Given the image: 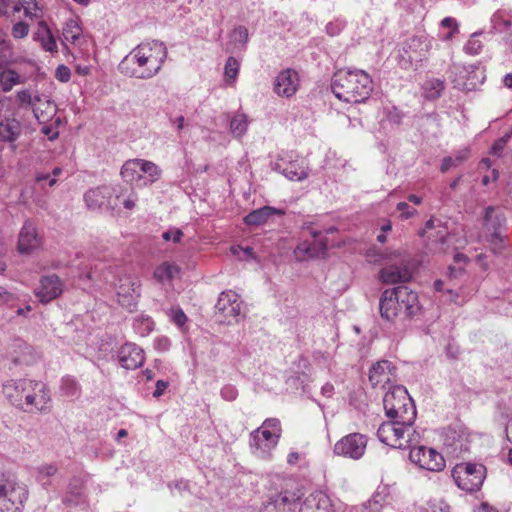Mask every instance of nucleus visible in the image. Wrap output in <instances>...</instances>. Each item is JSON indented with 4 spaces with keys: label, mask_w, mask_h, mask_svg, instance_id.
Masks as SVG:
<instances>
[{
    "label": "nucleus",
    "mask_w": 512,
    "mask_h": 512,
    "mask_svg": "<svg viewBox=\"0 0 512 512\" xmlns=\"http://www.w3.org/2000/svg\"><path fill=\"white\" fill-rule=\"evenodd\" d=\"M167 54V48L163 42L157 40L142 42L122 59L118 68L128 77L150 79L161 70Z\"/></svg>",
    "instance_id": "obj_1"
},
{
    "label": "nucleus",
    "mask_w": 512,
    "mask_h": 512,
    "mask_svg": "<svg viewBox=\"0 0 512 512\" xmlns=\"http://www.w3.org/2000/svg\"><path fill=\"white\" fill-rule=\"evenodd\" d=\"M331 89L341 101L347 103L365 102L372 90V79L363 70H338L332 77Z\"/></svg>",
    "instance_id": "obj_2"
},
{
    "label": "nucleus",
    "mask_w": 512,
    "mask_h": 512,
    "mask_svg": "<svg viewBox=\"0 0 512 512\" xmlns=\"http://www.w3.org/2000/svg\"><path fill=\"white\" fill-rule=\"evenodd\" d=\"M3 393L13 406L24 411H31L32 407L41 411L50 401L46 385L30 379L7 381Z\"/></svg>",
    "instance_id": "obj_3"
},
{
    "label": "nucleus",
    "mask_w": 512,
    "mask_h": 512,
    "mask_svg": "<svg viewBox=\"0 0 512 512\" xmlns=\"http://www.w3.org/2000/svg\"><path fill=\"white\" fill-rule=\"evenodd\" d=\"M385 414L389 419H401L406 425H413L416 419V407L413 399L403 386H394L383 398Z\"/></svg>",
    "instance_id": "obj_4"
},
{
    "label": "nucleus",
    "mask_w": 512,
    "mask_h": 512,
    "mask_svg": "<svg viewBox=\"0 0 512 512\" xmlns=\"http://www.w3.org/2000/svg\"><path fill=\"white\" fill-rule=\"evenodd\" d=\"M282 428L279 419L267 418L261 427L250 433L252 453L262 459L269 458L281 437Z\"/></svg>",
    "instance_id": "obj_5"
},
{
    "label": "nucleus",
    "mask_w": 512,
    "mask_h": 512,
    "mask_svg": "<svg viewBox=\"0 0 512 512\" xmlns=\"http://www.w3.org/2000/svg\"><path fill=\"white\" fill-rule=\"evenodd\" d=\"M377 437L382 443L392 448L406 449L413 443H418L419 435L413 425L408 426L402 423L401 419H390L379 426Z\"/></svg>",
    "instance_id": "obj_6"
},
{
    "label": "nucleus",
    "mask_w": 512,
    "mask_h": 512,
    "mask_svg": "<svg viewBox=\"0 0 512 512\" xmlns=\"http://www.w3.org/2000/svg\"><path fill=\"white\" fill-rule=\"evenodd\" d=\"M27 499L26 486L0 472V510L2 512H20Z\"/></svg>",
    "instance_id": "obj_7"
},
{
    "label": "nucleus",
    "mask_w": 512,
    "mask_h": 512,
    "mask_svg": "<svg viewBox=\"0 0 512 512\" xmlns=\"http://www.w3.org/2000/svg\"><path fill=\"white\" fill-rule=\"evenodd\" d=\"M451 476L461 490L472 493L481 488L486 478V468L482 464L459 463L452 469Z\"/></svg>",
    "instance_id": "obj_8"
},
{
    "label": "nucleus",
    "mask_w": 512,
    "mask_h": 512,
    "mask_svg": "<svg viewBox=\"0 0 512 512\" xmlns=\"http://www.w3.org/2000/svg\"><path fill=\"white\" fill-rule=\"evenodd\" d=\"M416 444L413 443L409 447V459L412 463L431 472H439L445 468V459L438 451L434 448Z\"/></svg>",
    "instance_id": "obj_9"
},
{
    "label": "nucleus",
    "mask_w": 512,
    "mask_h": 512,
    "mask_svg": "<svg viewBox=\"0 0 512 512\" xmlns=\"http://www.w3.org/2000/svg\"><path fill=\"white\" fill-rule=\"evenodd\" d=\"M120 197L121 194L117 193V189L108 186L90 189L84 194L85 203L92 210L100 209L103 206L115 210L119 207L117 200H120Z\"/></svg>",
    "instance_id": "obj_10"
},
{
    "label": "nucleus",
    "mask_w": 512,
    "mask_h": 512,
    "mask_svg": "<svg viewBox=\"0 0 512 512\" xmlns=\"http://www.w3.org/2000/svg\"><path fill=\"white\" fill-rule=\"evenodd\" d=\"M116 289L118 303L129 312H133L140 297V281L132 276H123L119 278Z\"/></svg>",
    "instance_id": "obj_11"
},
{
    "label": "nucleus",
    "mask_w": 512,
    "mask_h": 512,
    "mask_svg": "<svg viewBox=\"0 0 512 512\" xmlns=\"http://www.w3.org/2000/svg\"><path fill=\"white\" fill-rule=\"evenodd\" d=\"M367 439L363 434L351 433L342 437L334 446V453L339 456L360 459L366 449Z\"/></svg>",
    "instance_id": "obj_12"
},
{
    "label": "nucleus",
    "mask_w": 512,
    "mask_h": 512,
    "mask_svg": "<svg viewBox=\"0 0 512 512\" xmlns=\"http://www.w3.org/2000/svg\"><path fill=\"white\" fill-rule=\"evenodd\" d=\"M391 291L396 295V302L400 308L401 314L405 319H411L417 316L421 311L418 294L407 286H397Z\"/></svg>",
    "instance_id": "obj_13"
},
{
    "label": "nucleus",
    "mask_w": 512,
    "mask_h": 512,
    "mask_svg": "<svg viewBox=\"0 0 512 512\" xmlns=\"http://www.w3.org/2000/svg\"><path fill=\"white\" fill-rule=\"evenodd\" d=\"M241 301L239 296L232 290L222 292L215 305L216 314H218L222 321L230 323L231 319L238 321L241 314Z\"/></svg>",
    "instance_id": "obj_14"
},
{
    "label": "nucleus",
    "mask_w": 512,
    "mask_h": 512,
    "mask_svg": "<svg viewBox=\"0 0 512 512\" xmlns=\"http://www.w3.org/2000/svg\"><path fill=\"white\" fill-rule=\"evenodd\" d=\"M431 47V42L422 36H413L405 43L401 57L410 64L421 62Z\"/></svg>",
    "instance_id": "obj_15"
},
{
    "label": "nucleus",
    "mask_w": 512,
    "mask_h": 512,
    "mask_svg": "<svg viewBox=\"0 0 512 512\" xmlns=\"http://www.w3.org/2000/svg\"><path fill=\"white\" fill-rule=\"evenodd\" d=\"M295 494L288 491L273 493L267 496L260 512H289L296 506Z\"/></svg>",
    "instance_id": "obj_16"
},
{
    "label": "nucleus",
    "mask_w": 512,
    "mask_h": 512,
    "mask_svg": "<svg viewBox=\"0 0 512 512\" xmlns=\"http://www.w3.org/2000/svg\"><path fill=\"white\" fill-rule=\"evenodd\" d=\"M64 284L56 274L45 275L40 279V285L36 289V296L42 303H48L58 298L63 292Z\"/></svg>",
    "instance_id": "obj_17"
},
{
    "label": "nucleus",
    "mask_w": 512,
    "mask_h": 512,
    "mask_svg": "<svg viewBox=\"0 0 512 512\" xmlns=\"http://www.w3.org/2000/svg\"><path fill=\"white\" fill-rule=\"evenodd\" d=\"M298 87V73L291 68L281 71L274 82V91L281 97H292L297 92Z\"/></svg>",
    "instance_id": "obj_18"
},
{
    "label": "nucleus",
    "mask_w": 512,
    "mask_h": 512,
    "mask_svg": "<svg viewBox=\"0 0 512 512\" xmlns=\"http://www.w3.org/2000/svg\"><path fill=\"white\" fill-rule=\"evenodd\" d=\"M144 360V351L134 343H125L118 351V362L127 370L137 369Z\"/></svg>",
    "instance_id": "obj_19"
},
{
    "label": "nucleus",
    "mask_w": 512,
    "mask_h": 512,
    "mask_svg": "<svg viewBox=\"0 0 512 512\" xmlns=\"http://www.w3.org/2000/svg\"><path fill=\"white\" fill-rule=\"evenodd\" d=\"M379 276L385 284L403 283L412 279V270L408 262L402 261L399 265L391 264L383 267Z\"/></svg>",
    "instance_id": "obj_20"
},
{
    "label": "nucleus",
    "mask_w": 512,
    "mask_h": 512,
    "mask_svg": "<svg viewBox=\"0 0 512 512\" xmlns=\"http://www.w3.org/2000/svg\"><path fill=\"white\" fill-rule=\"evenodd\" d=\"M327 248L326 239L315 240L311 243L303 241L298 244L294 253L298 260L305 261L308 259L324 257L326 255Z\"/></svg>",
    "instance_id": "obj_21"
},
{
    "label": "nucleus",
    "mask_w": 512,
    "mask_h": 512,
    "mask_svg": "<svg viewBox=\"0 0 512 512\" xmlns=\"http://www.w3.org/2000/svg\"><path fill=\"white\" fill-rule=\"evenodd\" d=\"M396 367L388 360H381L375 363L369 371V381L373 386L381 385L391 382L395 375Z\"/></svg>",
    "instance_id": "obj_22"
},
{
    "label": "nucleus",
    "mask_w": 512,
    "mask_h": 512,
    "mask_svg": "<svg viewBox=\"0 0 512 512\" xmlns=\"http://www.w3.org/2000/svg\"><path fill=\"white\" fill-rule=\"evenodd\" d=\"M41 239L37 233L36 228L31 222H25L23 225L18 239V250L20 253L28 254L32 250L39 247Z\"/></svg>",
    "instance_id": "obj_23"
},
{
    "label": "nucleus",
    "mask_w": 512,
    "mask_h": 512,
    "mask_svg": "<svg viewBox=\"0 0 512 512\" xmlns=\"http://www.w3.org/2000/svg\"><path fill=\"white\" fill-rule=\"evenodd\" d=\"M505 216L501 211L496 210L494 207L489 206L485 209L484 225L488 231L492 232V242H501V228L505 224Z\"/></svg>",
    "instance_id": "obj_24"
},
{
    "label": "nucleus",
    "mask_w": 512,
    "mask_h": 512,
    "mask_svg": "<svg viewBox=\"0 0 512 512\" xmlns=\"http://www.w3.org/2000/svg\"><path fill=\"white\" fill-rule=\"evenodd\" d=\"M395 292L391 289H386L382 292L379 300V310L382 319L386 321H393L397 316L402 315L398 302H396Z\"/></svg>",
    "instance_id": "obj_25"
},
{
    "label": "nucleus",
    "mask_w": 512,
    "mask_h": 512,
    "mask_svg": "<svg viewBox=\"0 0 512 512\" xmlns=\"http://www.w3.org/2000/svg\"><path fill=\"white\" fill-rule=\"evenodd\" d=\"M284 211L271 206H264L251 211L244 217L245 224L249 226H260L267 223L268 219L273 215H284Z\"/></svg>",
    "instance_id": "obj_26"
},
{
    "label": "nucleus",
    "mask_w": 512,
    "mask_h": 512,
    "mask_svg": "<svg viewBox=\"0 0 512 512\" xmlns=\"http://www.w3.org/2000/svg\"><path fill=\"white\" fill-rule=\"evenodd\" d=\"M299 512H330V501L324 494L310 495L301 504Z\"/></svg>",
    "instance_id": "obj_27"
},
{
    "label": "nucleus",
    "mask_w": 512,
    "mask_h": 512,
    "mask_svg": "<svg viewBox=\"0 0 512 512\" xmlns=\"http://www.w3.org/2000/svg\"><path fill=\"white\" fill-rule=\"evenodd\" d=\"M22 133L21 123L14 119H5L0 122V140L3 142L14 143Z\"/></svg>",
    "instance_id": "obj_28"
},
{
    "label": "nucleus",
    "mask_w": 512,
    "mask_h": 512,
    "mask_svg": "<svg viewBox=\"0 0 512 512\" xmlns=\"http://www.w3.org/2000/svg\"><path fill=\"white\" fill-rule=\"evenodd\" d=\"M17 100L22 105H28L32 108L34 116L37 119H40L43 115V111L40 108V105L37 103L42 102V99L39 95L32 96L29 90H22L17 93Z\"/></svg>",
    "instance_id": "obj_29"
},
{
    "label": "nucleus",
    "mask_w": 512,
    "mask_h": 512,
    "mask_svg": "<svg viewBox=\"0 0 512 512\" xmlns=\"http://www.w3.org/2000/svg\"><path fill=\"white\" fill-rule=\"evenodd\" d=\"M179 273V267L173 263L164 262L154 271V278L159 282L172 280Z\"/></svg>",
    "instance_id": "obj_30"
},
{
    "label": "nucleus",
    "mask_w": 512,
    "mask_h": 512,
    "mask_svg": "<svg viewBox=\"0 0 512 512\" xmlns=\"http://www.w3.org/2000/svg\"><path fill=\"white\" fill-rule=\"evenodd\" d=\"M20 82V76L12 69L0 68V86L3 91H10L14 85Z\"/></svg>",
    "instance_id": "obj_31"
},
{
    "label": "nucleus",
    "mask_w": 512,
    "mask_h": 512,
    "mask_svg": "<svg viewBox=\"0 0 512 512\" xmlns=\"http://www.w3.org/2000/svg\"><path fill=\"white\" fill-rule=\"evenodd\" d=\"M423 88L426 98L434 100L440 97L445 88V82L438 78L429 79L424 83Z\"/></svg>",
    "instance_id": "obj_32"
},
{
    "label": "nucleus",
    "mask_w": 512,
    "mask_h": 512,
    "mask_svg": "<svg viewBox=\"0 0 512 512\" xmlns=\"http://www.w3.org/2000/svg\"><path fill=\"white\" fill-rule=\"evenodd\" d=\"M282 173L292 181H302L308 177L307 169L297 163H289L283 168Z\"/></svg>",
    "instance_id": "obj_33"
},
{
    "label": "nucleus",
    "mask_w": 512,
    "mask_h": 512,
    "mask_svg": "<svg viewBox=\"0 0 512 512\" xmlns=\"http://www.w3.org/2000/svg\"><path fill=\"white\" fill-rule=\"evenodd\" d=\"M121 176L127 182L139 180L142 175L138 167V159L129 160L121 168Z\"/></svg>",
    "instance_id": "obj_34"
},
{
    "label": "nucleus",
    "mask_w": 512,
    "mask_h": 512,
    "mask_svg": "<svg viewBox=\"0 0 512 512\" xmlns=\"http://www.w3.org/2000/svg\"><path fill=\"white\" fill-rule=\"evenodd\" d=\"M62 34L66 41L76 44L82 36V29L75 20H70L65 24Z\"/></svg>",
    "instance_id": "obj_35"
},
{
    "label": "nucleus",
    "mask_w": 512,
    "mask_h": 512,
    "mask_svg": "<svg viewBox=\"0 0 512 512\" xmlns=\"http://www.w3.org/2000/svg\"><path fill=\"white\" fill-rule=\"evenodd\" d=\"M138 167L140 174L144 173L148 175L150 183L157 181L161 176V170L151 161L138 159Z\"/></svg>",
    "instance_id": "obj_36"
},
{
    "label": "nucleus",
    "mask_w": 512,
    "mask_h": 512,
    "mask_svg": "<svg viewBox=\"0 0 512 512\" xmlns=\"http://www.w3.org/2000/svg\"><path fill=\"white\" fill-rule=\"evenodd\" d=\"M154 322L148 316H138L134 319L133 328L141 336L148 335L153 330Z\"/></svg>",
    "instance_id": "obj_37"
},
{
    "label": "nucleus",
    "mask_w": 512,
    "mask_h": 512,
    "mask_svg": "<svg viewBox=\"0 0 512 512\" xmlns=\"http://www.w3.org/2000/svg\"><path fill=\"white\" fill-rule=\"evenodd\" d=\"M247 127H248V121H247L246 115L237 114L231 119L230 129H231V132L236 137H242L246 133Z\"/></svg>",
    "instance_id": "obj_38"
},
{
    "label": "nucleus",
    "mask_w": 512,
    "mask_h": 512,
    "mask_svg": "<svg viewBox=\"0 0 512 512\" xmlns=\"http://www.w3.org/2000/svg\"><path fill=\"white\" fill-rule=\"evenodd\" d=\"M13 60L11 43L0 37V68L6 67Z\"/></svg>",
    "instance_id": "obj_39"
},
{
    "label": "nucleus",
    "mask_w": 512,
    "mask_h": 512,
    "mask_svg": "<svg viewBox=\"0 0 512 512\" xmlns=\"http://www.w3.org/2000/svg\"><path fill=\"white\" fill-rule=\"evenodd\" d=\"M13 9L16 12L23 9L25 16L37 17L38 5L35 0H19V3Z\"/></svg>",
    "instance_id": "obj_40"
},
{
    "label": "nucleus",
    "mask_w": 512,
    "mask_h": 512,
    "mask_svg": "<svg viewBox=\"0 0 512 512\" xmlns=\"http://www.w3.org/2000/svg\"><path fill=\"white\" fill-rule=\"evenodd\" d=\"M491 21L493 28L499 32L507 31L512 26V22L508 19H504L500 11L493 14Z\"/></svg>",
    "instance_id": "obj_41"
},
{
    "label": "nucleus",
    "mask_w": 512,
    "mask_h": 512,
    "mask_svg": "<svg viewBox=\"0 0 512 512\" xmlns=\"http://www.w3.org/2000/svg\"><path fill=\"white\" fill-rule=\"evenodd\" d=\"M239 71V62L232 56L228 57L225 64V76L228 80H235Z\"/></svg>",
    "instance_id": "obj_42"
},
{
    "label": "nucleus",
    "mask_w": 512,
    "mask_h": 512,
    "mask_svg": "<svg viewBox=\"0 0 512 512\" xmlns=\"http://www.w3.org/2000/svg\"><path fill=\"white\" fill-rule=\"evenodd\" d=\"M231 39L233 42L240 44L242 47H244L248 42V30L244 26H238L236 27L232 34Z\"/></svg>",
    "instance_id": "obj_43"
},
{
    "label": "nucleus",
    "mask_w": 512,
    "mask_h": 512,
    "mask_svg": "<svg viewBox=\"0 0 512 512\" xmlns=\"http://www.w3.org/2000/svg\"><path fill=\"white\" fill-rule=\"evenodd\" d=\"M482 49V43L477 39V34H473L464 46V51L470 55H477Z\"/></svg>",
    "instance_id": "obj_44"
},
{
    "label": "nucleus",
    "mask_w": 512,
    "mask_h": 512,
    "mask_svg": "<svg viewBox=\"0 0 512 512\" xmlns=\"http://www.w3.org/2000/svg\"><path fill=\"white\" fill-rule=\"evenodd\" d=\"M57 467L54 465H45L39 469L38 480L42 483L43 486L48 484V480L46 478L53 476L57 472Z\"/></svg>",
    "instance_id": "obj_45"
},
{
    "label": "nucleus",
    "mask_w": 512,
    "mask_h": 512,
    "mask_svg": "<svg viewBox=\"0 0 512 512\" xmlns=\"http://www.w3.org/2000/svg\"><path fill=\"white\" fill-rule=\"evenodd\" d=\"M511 137L510 134H506L504 135L503 137H501L500 139H498L491 147V150H490V153L492 155H495V156H502L503 154V151L506 147V144L509 140V138Z\"/></svg>",
    "instance_id": "obj_46"
},
{
    "label": "nucleus",
    "mask_w": 512,
    "mask_h": 512,
    "mask_svg": "<svg viewBox=\"0 0 512 512\" xmlns=\"http://www.w3.org/2000/svg\"><path fill=\"white\" fill-rule=\"evenodd\" d=\"M38 104L40 105V108L43 111V115L40 119H38L40 122L45 121L47 118H49L56 112V106L50 100H42L41 104Z\"/></svg>",
    "instance_id": "obj_47"
},
{
    "label": "nucleus",
    "mask_w": 512,
    "mask_h": 512,
    "mask_svg": "<svg viewBox=\"0 0 512 512\" xmlns=\"http://www.w3.org/2000/svg\"><path fill=\"white\" fill-rule=\"evenodd\" d=\"M429 512H451L449 504L443 499H434L429 503Z\"/></svg>",
    "instance_id": "obj_48"
},
{
    "label": "nucleus",
    "mask_w": 512,
    "mask_h": 512,
    "mask_svg": "<svg viewBox=\"0 0 512 512\" xmlns=\"http://www.w3.org/2000/svg\"><path fill=\"white\" fill-rule=\"evenodd\" d=\"M29 33V25L25 22H18L13 25L12 36L16 39H22Z\"/></svg>",
    "instance_id": "obj_49"
},
{
    "label": "nucleus",
    "mask_w": 512,
    "mask_h": 512,
    "mask_svg": "<svg viewBox=\"0 0 512 512\" xmlns=\"http://www.w3.org/2000/svg\"><path fill=\"white\" fill-rule=\"evenodd\" d=\"M441 26L451 29V31L445 36V39H451L452 36L458 32V24H457L456 20L452 17L444 18L441 21Z\"/></svg>",
    "instance_id": "obj_50"
},
{
    "label": "nucleus",
    "mask_w": 512,
    "mask_h": 512,
    "mask_svg": "<svg viewBox=\"0 0 512 512\" xmlns=\"http://www.w3.org/2000/svg\"><path fill=\"white\" fill-rule=\"evenodd\" d=\"M478 69H479V66H477V65H473V64H472V65H469V66L466 68V71H467V73H468V75H469V78H468V79H469V80H470V79H472V80H473L474 78H476V79H477V81H476V82L472 81V82L470 83L473 87H475V86L477 85V83H482V82H483V80H484V78H485V76H484L483 72H481V73H480V77H478V75H477V71H478Z\"/></svg>",
    "instance_id": "obj_51"
},
{
    "label": "nucleus",
    "mask_w": 512,
    "mask_h": 512,
    "mask_svg": "<svg viewBox=\"0 0 512 512\" xmlns=\"http://www.w3.org/2000/svg\"><path fill=\"white\" fill-rule=\"evenodd\" d=\"M117 193L122 194L120 191L117 190ZM123 196V195H121ZM137 201V196L134 192L130 193L126 198L120 197V200H117V203L120 205L122 204L125 209L132 210L135 207V203Z\"/></svg>",
    "instance_id": "obj_52"
},
{
    "label": "nucleus",
    "mask_w": 512,
    "mask_h": 512,
    "mask_svg": "<svg viewBox=\"0 0 512 512\" xmlns=\"http://www.w3.org/2000/svg\"><path fill=\"white\" fill-rule=\"evenodd\" d=\"M55 77L60 81V82H63V83H66L70 80L71 78V71L70 69L65 66V65H59L57 68H56V71H55Z\"/></svg>",
    "instance_id": "obj_53"
},
{
    "label": "nucleus",
    "mask_w": 512,
    "mask_h": 512,
    "mask_svg": "<svg viewBox=\"0 0 512 512\" xmlns=\"http://www.w3.org/2000/svg\"><path fill=\"white\" fill-rule=\"evenodd\" d=\"M221 396L227 401H234L238 396V391L233 385H225L221 389Z\"/></svg>",
    "instance_id": "obj_54"
},
{
    "label": "nucleus",
    "mask_w": 512,
    "mask_h": 512,
    "mask_svg": "<svg viewBox=\"0 0 512 512\" xmlns=\"http://www.w3.org/2000/svg\"><path fill=\"white\" fill-rule=\"evenodd\" d=\"M183 237V232L180 229H173L165 231L162 238L166 241L172 240L174 243H179Z\"/></svg>",
    "instance_id": "obj_55"
},
{
    "label": "nucleus",
    "mask_w": 512,
    "mask_h": 512,
    "mask_svg": "<svg viewBox=\"0 0 512 512\" xmlns=\"http://www.w3.org/2000/svg\"><path fill=\"white\" fill-rule=\"evenodd\" d=\"M52 32L50 28L48 27L47 23L45 21H40L38 24V29L35 34V38L40 41L42 39H46L47 36L51 35Z\"/></svg>",
    "instance_id": "obj_56"
},
{
    "label": "nucleus",
    "mask_w": 512,
    "mask_h": 512,
    "mask_svg": "<svg viewBox=\"0 0 512 512\" xmlns=\"http://www.w3.org/2000/svg\"><path fill=\"white\" fill-rule=\"evenodd\" d=\"M16 296L9 292L6 288L0 286V304L13 305Z\"/></svg>",
    "instance_id": "obj_57"
},
{
    "label": "nucleus",
    "mask_w": 512,
    "mask_h": 512,
    "mask_svg": "<svg viewBox=\"0 0 512 512\" xmlns=\"http://www.w3.org/2000/svg\"><path fill=\"white\" fill-rule=\"evenodd\" d=\"M171 317H172V321L175 324H177L178 326H183L187 321V317H186L185 313L180 308L173 309Z\"/></svg>",
    "instance_id": "obj_58"
},
{
    "label": "nucleus",
    "mask_w": 512,
    "mask_h": 512,
    "mask_svg": "<svg viewBox=\"0 0 512 512\" xmlns=\"http://www.w3.org/2000/svg\"><path fill=\"white\" fill-rule=\"evenodd\" d=\"M40 42L45 51H48V52H56L57 51V44H56L55 38L52 34L47 36L46 39L40 40Z\"/></svg>",
    "instance_id": "obj_59"
},
{
    "label": "nucleus",
    "mask_w": 512,
    "mask_h": 512,
    "mask_svg": "<svg viewBox=\"0 0 512 512\" xmlns=\"http://www.w3.org/2000/svg\"><path fill=\"white\" fill-rule=\"evenodd\" d=\"M397 210L401 213L402 217L408 219L416 213L414 208H411L406 202H399Z\"/></svg>",
    "instance_id": "obj_60"
},
{
    "label": "nucleus",
    "mask_w": 512,
    "mask_h": 512,
    "mask_svg": "<svg viewBox=\"0 0 512 512\" xmlns=\"http://www.w3.org/2000/svg\"><path fill=\"white\" fill-rule=\"evenodd\" d=\"M402 117V114L396 108H393L387 114L388 121L396 125L401 123Z\"/></svg>",
    "instance_id": "obj_61"
},
{
    "label": "nucleus",
    "mask_w": 512,
    "mask_h": 512,
    "mask_svg": "<svg viewBox=\"0 0 512 512\" xmlns=\"http://www.w3.org/2000/svg\"><path fill=\"white\" fill-rule=\"evenodd\" d=\"M41 132L48 137L49 140L53 141L58 138L59 132L55 130L51 125H44L41 128Z\"/></svg>",
    "instance_id": "obj_62"
},
{
    "label": "nucleus",
    "mask_w": 512,
    "mask_h": 512,
    "mask_svg": "<svg viewBox=\"0 0 512 512\" xmlns=\"http://www.w3.org/2000/svg\"><path fill=\"white\" fill-rule=\"evenodd\" d=\"M469 154H470V150L468 148H463V149L457 151V153L453 157L454 162L457 163V166L460 165L461 163H463L465 160L468 159Z\"/></svg>",
    "instance_id": "obj_63"
},
{
    "label": "nucleus",
    "mask_w": 512,
    "mask_h": 512,
    "mask_svg": "<svg viewBox=\"0 0 512 512\" xmlns=\"http://www.w3.org/2000/svg\"><path fill=\"white\" fill-rule=\"evenodd\" d=\"M168 387V382L164 381V380H158L156 382V388L153 392V396L158 398L160 397L164 391L166 390V388Z\"/></svg>",
    "instance_id": "obj_64"
}]
</instances>
